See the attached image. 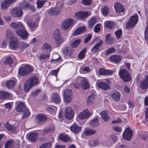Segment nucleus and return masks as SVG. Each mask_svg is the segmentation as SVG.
Returning <instances> with one entry per match:
<instances>
[{"label":"nucleus","instance_id":"1","mask_svg":"<svg viewBox=\"0 0 148 148\" xmlns=\"http://www.w3.org/2000/svg\"><path fill=\"white\" fill-rule=\"evenodd\" d=\"M10 26L13 28L18 29L16 31V34L23 39H25L28 36L29 33L27 32L23 25L20 22L15 23L12 22Z\"/></svg>","mask_w":148,"mask_h":148},{"label":"nucleus","instance_id":"2","mask_svg":"<svg viewBox=\"0 0 148 148\" xmlns=\"http://www.w3.org/2000/svg\"><path fill=\"white\" fill-rule=\"evenodd\" d=\"M76 89L82 88L84 89H86L89 86V84L86 79L84 77H78L76 79V82L71 84Z\"/></svg>","mask_w":148,"mask_h":148},{"label":"nucleus","instance_id":"3","mask_svg":"<svg viewBox=\"0 0 148 148\" xmlns=\"http://www.w3.org/2000/svg\"><path fill=\"white\" fill-rule=\"evenodd\" d=\"M39 83V79L37 77L33 76L31 77L24 83V89L25 91H28L32 87L37 85Z\"/></svg>","mask_w":148,"mask_h":148},{"label":"nucleus","instance_id":"4","mask_svg":"<svg viewBox=\"0 0 148 148\" xmlns=\"http://www.w3.org/2000/svg\"><path fill=\"white\" fill-rule=\"evenodd\" d=\"M75 23L73 19L69 18L64 20L62 23L61 28L64 30H66L72 27Z\"/></svg>","mask_w":148,"mask_h":148},{"label":"nucleus","instance_id":"5","mask_svg":"<svg viewBox=\"0 0 148 148\" xmlns=\"http://www.w3.org/2000/svg\"><path fill=\"white\" fill-rule=\"evenodd\" d=\"M138 17L137 14H135L132 16L127 21L126 27L127 29L134 27V25L138 22Z\"/></svg>","mask_w":148,"mask_h":148},{"label":"nucleus","instance_id":"6","mask_svg":"<svg viewBox=\"0 0 148 148\" xmlns=\"http://www.w3.org/2000/svg\"><path fill=\"white\" fill-rule=\"evenodd\" d=\"M120 77L125 82H128L130 80V76L129 73L125 69L120 70L119 73Z\"/></svg>","mask_w":148,"mask_h":148},{"label":"nucleus","instance_id":"7","mask_svg":"<svg viewBox=\"0 0 148 148\" xmlns=\"http://www.w3.org/2000/svg\"><path fill=\"white\" fill-rule=\"evenodd\" d=\"M32 71L31 67L28 65H26L24 67L19 68L18 73L21 76H25L30 73Z\"/></svg>","mask_w":148,"mask_h":148},{"label":"nucleus","instance_id":"8","mask_svg":"<svg viewBox=\"0 0 148 148\" xmlns=\"http://www.w3.org/2000/svg\"><path fill=\"white\" fill-rule=\"evenodd\" d=\"M103 43V41L101 39L99 40L98 42L91 49L92 52L93 53H95L101 51L102 50L101 45Z\"/></svg>","mask_w":148,"mask_h":148},{"label":"nucleus","instance_id":"9","mask_svg":"<svg viewBox=\"0 0 148 148\" xmlns=\"http://www.w3.org/2000/svg\"><path fill=\"white\" fill-rule=\"evenodd\" d=\"M64 96L65 102L70 103L72 100V92L69 89H66L64 91Z\"/></svg>","mask_w":148,"mask_h":148},{"label":"nucleus","instance_id":"10","mask_svg":"<svg viewBox=\"0 0 148 148\" xmlns=\"http://www.w3.org/2000/svg\"><path fill=\"white\" fill-rule=\"evenodd\" d=\"M16 0H3L0 4L1 8L3 10H6Z\"/></svg>","mask_w":148,"mask_h":148},{"label":"nucleus","instance_id":"11","mask_svg":"<svg viewBox=\"0 0 148 148\" xmlns=\"http://www.w3.org/2000/svg\"><path fill=\"white\" fill-rule=\"evenodd\" d=\"M92 114L87 109L84 110L82 112L79 114L78 117L81 119L88 118Z\"/></svg>","mask_w":148,"mask_h":148},{"label":"nucleus","instance_id":"12","mask_svg":"<svg viewBox=\"0 0 148 148\" xmlns=\"http://www.w3.org/2000/svg\"><path fill=\"white\" fill-rule=\"evenodd\" d=\"M21 10L17 8H14L11 10L10 14L12 16L14 17H19L23 14Z\"/></svg>","mask_w":148,"mask_h":148},{"label":"nucleus","instance_id":"13","mask_svg":"<svg viewBox=\"0 0 148 148\" xmlns=\"http://www.w3.org/2000/svg\"><path fill=\"white\" fill-rule=\"evenodd\" d=\"M54 38L55 43L58 45L62 43L63 41V40L60 37L59 31L58 29L56 30L54 32Z\"/></svg>","mask_w":148,"mask_h":148},{"label":"nucleus","instance_id":"14","mask_svg":"<svg viewBox=\"0 0 148 148\" xmlns=\"http://www.w3.org/2000/svg\"><path fill=\"white\" fill-rule=\"evenodd\" d=\"M132 130L129 128H127L125 129L123 133V138L127 140H130L132 138Z\"/></svg>","mask_w":148,"mask_h":148},{"label":"nucleus","instance_id":"15","mask_svg":"<svg viewBox=\"0 0 148 148\" xmlns=\"http://www.w3.org/2000/svg\"><path fill=\"white\" fill-rule=\"evenodd\" d=\"M73 112L70 107L66 108L65 111V116L67 119L71 120L73 116Z\"/></svg>","mask_w":148,"mask_h":148},{"label":"nucleus","instance_id":"16","mask_svg":"<svg viewBox=\"0 0 148 148\" xmlns=\"http://www.w3.org/2000/svg\"><path fill=\"white\" fill-rule=\"evenodd\" d=\"M140 87L142 90L145 89L148 87V75H145L144 79L140 82Z\"/></svg>","mask_w":148,"mask_h":148},{"label":"nucleus","instance_id":"17","mask_svg":"<svg viewBox=\"0 0 148 148\" xmlns=\"http://www.w3.org/2000/svg\"><path fill=\"white\" fill-rule=\"evenodd\" d=\"M89 15V13L88 12L81 11L76 13L75 14V16L77 18L81 19L86 18Z\"/></svg>","mask_w":148,"mask_h":148},{"label":"nucleus","instance_id":"18","mask_svg":"<svg viewBox=\"0 0 148 148\" xmlns=\"http://www.w3.org/2000/svg\"><path fill=\"white\" fill-rule=\"evenodd\" d=\"M47 117L44 114H38L36 117V121L38 123H42L46 121Z\"/></svg>","mask_w":148,"mask_h":148},{"label":"nucleus","instance_id":"19","mask_svg":"<svg viewBox=\"0 0 148 148\" xmlns=\"http://www.w3.org/2000/svg\"><path fill=\"white\" fill-rule=\"evenodd\" d=\"M18 45V41L16 38H13V39L10 40L9 43V46L13 49L17 48Z\"/></svg>","mask_w":148,"mask_h":148},{"label":"nucleus","instance_id":"20","mask_svg":"<svg viewBox=\"0 0 148 148\" xmlns=\"http://www.w3.org/2000/svg\"><path fill=\"white\" fill-rule=\"evenodd\" d=\"M114 6L116 11L117 13L123 12L124 11L123 6L119 3H116Z\"/></svg>","mask_w":148,"mask_h":148},{"label":"nucleus","instance_id":"21","mask_svg":"<svg viewBox=\"0 0 148 148\" xmlns=\"http://www.w3.org/2000/svg\"><path fill=\"white\" fill-rule=\"evenodd\" d=\"M60 12V8H52L50 9L48 13L49 15L53 16H56L59 14Z\"/></svg>","mask_w":148,"mask_h":148},{"label":"nucleus","instance_id":"22","mask_svg":"<svg viewBox=\"0 0 148 148\" xmlns=\"http://www.w3.org/2000/svg\"><path fill=\"white\" fill-rule=\"evenodd\" d=\"M51 100L56 103H59L61 101V99L58 94L54 93L51 97Z\"/></svg>","mask_w":148,"mask_h":148},{"label":"nucleus","instance_id":"23","mask_svg":"<svg viewBox=\"0 0 148 148\" xmlns=\"http://www.w3.org/2000/svg\"><path fill=\"white\" fill-rule=\"evenodd\" d=\"M100 115L103 120L106 122L108 121L110 119L109 112L107 111H102L100 113Z\"/></svg>","mask_w":148,"mask_h":148},{"label":"nucleus","instance_id":"24","mask_svg":"<svg viewBox=\"0 0 148 148\" xmlns=\"http://www.w3.org/2000/svg\"><path fill=\"white\" fill-rule=\"evenodd\" d=\"M96 84L98 87L104 90H108L109 88V85L105 82H98L96 83Z\"/></svg>","mask_w":148,"mask_h":148},{"label":"nucleus","instance_id":"25","mask_svg":"<svg viewBox=\"0 0 148 148\" xmlns=\"http://www.w3.org/2000/svg\"><path fill=\"white\" fill-rule=\"evenodd\" d=\"M69 128L72 132L75 133H78L81 131V128L75 124H74Z\"/></svg>","mask_w":148,"mask_h":148},{"label":"nucleus","instance_id":"26","mask_svg":"<svg viewBox=\"0 0 148 148\" xmlns=\"http://www.w3.org/2000/svg\"><path fill=\"white\" fill-rule=\"evenodd\" d=\"M12 94L8 92L0 91V99H4L12 96Z\"/></svg>","mask_w":148,"mask_h":148},{"label":"nucleus","instance_id":"27","mask_svg":"<svg viewBox=\"0 0 148 148\" xmlns=\"http://www.w3.org/2000/svg\"><path fill=\"white\" fill-rule=\"evenodd\" d=\"M122 59V57L118 55H113L110 57V60L116 63H118L120 62Z\"/></svg>","mask_w":148,"mask_h":148},{"label":"nucleus","instance_id":"28","mask_svg":"<svg viewBox=\"0 0 148 148\" xmlns=\"http://www.w3.org/2000/svg\"><path fill=\"white\" fill-rule=\"evenodd\" d=\"M63 52L64 55L70 57L73 54V50L70 47H66L63 49Z\"/></svg>","mask_w":148,"mask_h":148},{"label":"nucleus","instance_id":"29","mask_svg":"<svg viewBox=\"0 0 148 148\" xmlns=\"http://www.w3.org/2000/svg\"><path fill=\"white\" fill-rule=\"evenodd\" d=\"M98 73L100 75H110L113 73V71L111 70H106L104 69L101 68L98 70Z\"/></svg>","mask_w":148,"mask_h":148},{"label":"nucleus","instance_id":"30","mask_svg":"<svg viewBox=\"0 0 148 148\" xmlns=\"http://www.w3.org/2000/svg\"><path fill=\"white\" fill-rule=\"evenodd\" d=\"M121 95L117 91H114L112 93L111 98L115 101H119Z\"/></svg>","mask_w":148,"mask_h":148},{"label":"nucleus","instance_id":"31","mask_svg":"<svg viewBox=\"0 0 148 148\" xmlns=\"http://www.w3.org/2000/svg\"><path fill=\"white\" fill-rule=\"evenodd\" d=\"M28 24L32 30L34 31L38 26V22L37 21L35 22L29 21L28 22Z\"/></svg>","mask_w":148,"mask_h":148},{"label":"nucleus","instance_id":"32","mask_svg":"<svg viewBox=\"0 0 148 148\" xmlns=\"http://www.w3.org/2000/svg\"><path fill=\"white\" fill-rule=\"evenodd\" d=\"M42 49L45 52L50 51H51V46L48 43H45L42 45Z\"/></svg>","mask_w":148,"mask_h":148},{"label":"nucleus","instance_id":"33","mask_svg":"<svg viewBox=\"0 0 148 148\" xmlns=\"http://www.w3.org/2000/svg\"><path fill=\"white\" fill-rule=\"evenodd\" d=\"M5 84L8 88L12 89L16 84V82L13 80H9Z\"/></svg>","mask_w":148,"mask_h":148},{"label":"nucleus","instance_id":"34","mask_svg":"<svg viewBox=\"0 0 148 148\" xmlns=\"http://www.w3.org/2000/svg\"><path fill=\"white\" fill-rule=\"evenodd\" d=\"M4 125L8 131L11 132H14L16 130V127L13 125H10L8 122H6V123Z\"/></svg>","mask_w":148,"mask_h":148},{"label":"nucleus","instance_id":"35","mask_svg":"<svg viewBox=\"0 0 148 148\" xmlns=\"http://www.w3.org/2000/svg\"><path fill=\"white\" fill-rule=\"evenodd\" d=\"M13 32L10 29H8L6 31V38L7 40H11L13 38H15L13 35Z\"/></svg>","mask_w":148,"mask_h":148},{"label":"nucleus","instance_id":"36","mask_svg":"<svg viewBox=\"0 0 148 148\" xmlns=\"http://www.w3.org/2000/svg\"><path fill=\"white\" fill-rule=\"evenodd\" d=\"M26 108L25 107V105L23 103L19 102L18 103L16 107V110L17 112H21L25 110Z\"/></svg>","mask_w":148,"mask_h":148},{"label":"nucleus","instance_id":"37","mask_svg":"<svg viewBox=\"0 0 148 148\" xmlns=\"http://www.w3.org/2000/svg\"><path fill=\"white\" fill-rule=\"evenodd\" d=\"M85 30L86 29L85 27H80L75 30L73 34V35H77L80 33H83Z\"/></svg>","mask_w":148,"mask_h":148},{"label":"nucleus","instance_id":"38","mask_svg":"<svg viewBox=\"0 0 148 148\" xmlns=\"http://www.w3.org/2000/svg\"><path fill=\"white\" fill-rule=\"evenodd\" d=\"M38 134L36 133H31L28 135V138L29 140L34 142L36 141L37 138Z\"/></svg>","mask_w":148,"mask_h":148},{"label":"nucleus","instance_id":"39","mask_svg":"<svg viewBox=\"0 0 148 148\" xmlns=\"http://www.w3.org/2000/svg\"><path fill=\"white\" fill-rule=\"evenodd\" d=\"M105 27L106 28L112 29L114 27L115 23L112 21H107L105 22Z\"/></svg>","mask_w":148,"mask_h":148},{"label":"nucleus","instance_id":"40","mask_svg":"<svg viewBox=\"0 0 148 148\" xmlns=\"http://www.w3.org/2000/svg\"><path fill=\"white\" fill-rule=\"evenodd\" d=\"M29 6V4L26 1L22 2L19 5V7L21 8L24 10L28 9Z\"/></svg>","mask_w":148,"mask_h":148},{"label":"nucleus","instance_id":"41","mask_svg":"<svg viewBox=\"0 0 148 148\" xmlns=\"http://www.w3.org/2000/svg\"><path fill=\"white\" fill-rule=\"evenodd\" d=\"M54 130L55 129L53 127H48L43 130V134H45L48 133L52 134L54 132Z\"/></svg>","mask_w":148,"mask_h":148},{"label":"nucleus","instance_id":"42","mask_svg":"<svg viewBox=\"0 0 148 148\" xmlns=\"http://www.w3.org/2000/svg\"><path fill=\"white\" fill-rule=\"evenodd\" d=\"M59 138L60 140L64 142L68 141L70 140L69 136L64 134H60L59 136Z\"/></svg>","mask_w":148,"mask_h":148},{"label":"nucleus","instance_id":"43","mask_svg":"<svg viewBox=\"0 0 148 148\" xmlns=\"http://www.w3.org/2000/svg\"><path fill=\"white\" fill-rule=\"evenodd\" d=\"M95 95L92 94L87 97V103L88 105H91L93 103L94 101Z\"/></svg>","mask_w":148,"mask_h":148},{"label":"nucleus","instance_id":"44","mask_svg":"<svg viewBox=\"0 0 148 148\" xmlns=\"http://www.w3.org/2000/svg\"><path fill=\"white\" fill-rule=\"evenodd\" d=\"M14 145L15 143L13 140H8L6 143L5 148H13Z\"/></svg>","mask_w":148,"mask_h":148},{"label":"nucleus","instance_id":"45","mask_svg":"<svg viewBox=\"0 0 148 148\" xmlns=\"http://www.w3.org/2000/svg\"><path fill=\"white\" fill-rule=\"evenodd\" d=\"M95 133L96 131L94 130L91 129H87L85 131V134L87 136L92 135Z\"/></svg>","mask_w":148,"mask_h":148},{"label":"nucleus","instance_id":"46","mask_svg":"<svg viewBox=\"0 0 148 148\" xmlns=\"http://www.w3.org/2000/svg\"><path fill=\"white\" fill-rule=\"evenodd\" d=\"M97 19L95 17L90 18L88 23V25L90 27H92L96 23Z\"/></svg>","mask_w":148,"mask_h":148},{"label":"nucleus","instance_id":"47","mask_svg":"<svg viewBox=\"0 0 148 148\" xmlns=\"http://www.w3.org/2000/svg\"><path fill=\"white\" fill-rule=\"evenodd\" d=\"M98 119L97 118L94 119L90 123V124L92 127H96L99 125Z\"/></svg>","mask_w":148,"mask_h":148},{"label":"nucleus","instance_id":"48","mask_svg":"<svg viewBox=\"0 0 148 148\" xmlns=\"http://www.w3.org/2000/svg\"><path fill=\"white\" fill-rule=\"evenodd\" d=\"M22 113L23 115L22 118L23 119H24L28 117L30 114L29 110L27 108L25 109V110L23 111Z\"/></svg>","mask_w":148,"mask_h":148},{"label":"nucleus","instance_id":"49","mask_svg":"<svg viewBox=\"0 0 148 148\" xmlns=\"http://www.w3.org/2000/svg\"><path fill=\"white\" fill-rule=\"evenodd\" d=\"M109 10L108 7L106 6H104L102 8L101 12L103 15L106 16L108 14Z\"/></svg>","mask_w":148,"mask_h":148},{"label":"nucleus","instance_id":"50","mask_svg":"<svg viewBox=\"0 0 148 148\" xmlns=\"http://www.w3.org/2000/svg\"><path fill=\"white\" fill-rule=\"evenodd\" d=\"M86 51V48H84L83 49L82 51L79 53L78 57L80 59H82L84 56L85 54Z\"/></svg>","mask_w":148,"mask_h":148},{"label":"nucleus","instance_id":"51","mask_svg":"<svg viewBox=\"0 0 148 148\" xmlns=\"http://www.w3.org/2000/svg\"><path fill=\"white\" fill-rule=\"evenodd\" d=\"M116 51V49L114 47H112L109 48L106 51L105 54L107 55H108Z\"/></svg>","mask_w":148,"mask_h":148},{"label":"nucleus","instance_id":"52","mask_svg":"<svg viewBox=\"0 0 148 148\" xmlns=\"http://www.w3.org/2000/svg\"><path fill=\"white\" fill-rule=\"evenodd\" d=\"M81 40L80 39H77L72 43L71 46L73 48H75L78 46Z\"/></svg>","mask_w":148,"mask_h":148},{"label":"nucleus","instance_id":"53","mask_svg":"<svg viewBox=\"0 0 148 148\" xmlns=\"http://www.w3.org/2000/svg\"><path fill=\"white\" fill-rule=\"evenodd\" d=\"M13 62V60L12 58L10 57L7 58L4 61V64H12Z\"/></svg>","mask_w":148,"mask_h":148},{"label":"nucleus","instance_id":"54","mask_svg":"<svg viewBox=\"0 0 148 148\" xmlns=\"http://www.w3.org/2000/svg\"><path fill=\"white\" fill-rule=\"evenodd\" d=\"M55 55L53 56L52 58V60L53 61H55V62H61L62 60V59L60 57L59 55H58L57 54L56 55V56H57L58 57V58L56 59H55L54 58Z\"/></svg>","mask_w":148,"mask_h":148},{"label":"nucleus","instance_id":"55","mask_svg":"<svg viewBox=\"0 0 148 148\" xmlns=\"http://www.w3.org/2000/svg\"><path fill=\"white\" fill-rule=\"evenodd\" d=\"M51 143L48 142L42 144L40 147V148H50L51 147Z\"/></svg>","mask_w":148,"mask_h":148},{"label":"nucleus","instance_id":"56","mask_svg":"<svg viewBox=\"0 0 148 148\" xmlns=\"http://www.w3.org/2000/svg\"><path fill=\"white\" fill-rule=\"evenodd\" d=\"M90 71V69L88 66H86L81 68L80 71L83 73H86L89 72Z\"/></svg>","mask_w":148,"mask_h":148},{"label":"nucleus","instance_id":"57","mask_svg":"<svg viewBox=\"0 0 148 148\" xmlns=\"http://www.w3.org/2000/svg\"><path fill=\"white\" fill-rule=\"evenodd\" d=\"M56 109V107L53 106H48L47 108V110L51 113L53 112Z\"/></svg>","mask_w":148,"mask_h":148},{"label":"nucleus","instance_id":"58","mask_svg":"<svg viewBox=\"0 0 148 148\" xmlns=\"http://www.w3.org/2000/svg\"><path fill=\"white\" fill-rule=\"evenodd\" d=\"M49 57L48 55L43 54H41L39 56V58L41 62H43L44 60Z\"/></svg>","mask_w":148,"mask_h":148},{"label":"nucleus","instance_id":"59","mask_svg":"<svg viewBox=\"0 0 148 148\" xmlns=\"http://www.w3.org/2000/svg\"><path fill=\"white\" fill-rule=\"evenodd\" d=\"M116 37L117 38H120L122 34V31L121 29H119L115 32Z\"/></svg>","mask_w":148,"mask_h":148},{"label":"nucleus","instance_id":"60","mask_svg":"<svg viewBox=\"0 0 148 148\" xmlns=\"http://www.w3.org/2000/svg\"><path fill=\"white\" fill-rule=\"evenodd\" d=\"M83 3L85 5H89L92 3L91 0H82Z\"/></svg>","mask_w":148,"mask_h":148},{"label":"nucleus","instance_id":"61","mask_svg":"<svg viewBox=\"0 0 148 148\" xmlns=\"http://www.w3.org/2000/svg\"><path fill=\"white\" fill-rule=\"evenodd\" d=\"M100 25L98 24H97L94 28V31L95 32H98L100 31Z\"/></svg>","mask_w":148,"mask_h":148},{"label":"nucleus","instance_id":"62","mask_svg":"<svg viewBox=\"0 0 148 148\" xmlns=\"http://www.w3.org/2000/svg\"><path fill=\"white\" fill-rule=\"evenodd\" d=\"M59 69L60 68H58V69L56 70L52 71L51 72V74L52 75H54L56 77L58 73V71H59Z\"/></svg>","mask_w":148,"mask_h":148},{"label":"nucleus","instance_id":"63","mask_svg":"<svg viewBox=\"0 0 148 148\" xmlns=\"http://www.w3.org/2000/svg\"><path fill=\"white\" fill-rule=\"evenodd\" d=\"M40 91V89L36 90L32 92V96H35L37 95Z\"/></svg>","mask_w":148,"mask_h":148},{"label":"nucleus","instance_id":"64","mask_svg":"<svg viewBox=\"0 0 148 148\" xmlns=\"http://www.w3.org/2000/svg\"><path fill=\"white\" fill-rule=\"evenodd\" d=\"M113 129L116 131L119 132H121L122 130V128L121 127L117 126H114Z\"/></svg>","mask_w":148,"mask_h":148}]
</instances>
